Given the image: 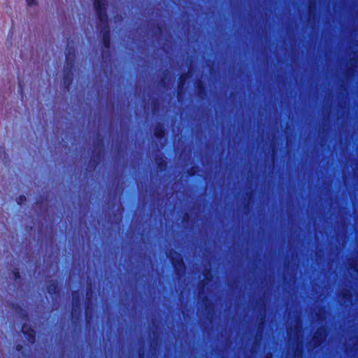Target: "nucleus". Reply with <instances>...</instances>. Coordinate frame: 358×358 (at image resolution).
<instances>
[{"label":"nucleus","mask_w":358,"mask_h":358,"mask_svg":"<svg viewBox=\"0 0 358 358\" xmlns=\"http://www.w3.org/2000/svg\"><path fill=\"white\" fill-rule=\"evenodd\" d=\"M94 8L100 22L102 29L101 42L103 47L107 50L111 46L110 29L108 24V15L107 13V1L106 0H94Z\"/></svg>","instance_id":"f257e3e1"},{"label":"nucleus","mask_w":358,"mask_h":358,"mask_svg":"<svg viewBox=\"0 0 358 358\" xmlns=\"http://www.w3.org/2000/svg\"><path fill=\"white\" fill-rule=\"evenodd\" d=\"M201 301L202 314L206 320L213 323L217 317V310L213 301L207 295L206 292L199 296Z\"/></svg>","instance_id":"f03ea898"},{"label":"nucleus","mask_w":358,"mask_h":358,"mask_svg":"<svg viewBox=\"0 0 358 358\" xmlns=\"http://www.w3.org/2000/svg\"><path fill=\"white\" fill-rule=\"evenodd\" d=\"M167 257L173 268L174 273L178 278L182 277L185 271L186 265L182 253L174 249H171Z\"/></svg>","instance_id":"7ed1b4c3"},{"label":"nucleus","mask_w":358,"mask_h":358,"mask_svg":"<svg viewBox=\"0 0 358 358\" xmlns=\"http://www.w3.org/2000/svg\"><path fill=\"white\" fill-rule=\"evenodd\" d=\"M224 288L220 287L219 290V303H220V322H219V348H218V356L219 358H224V324L222 323V317L224 315V309L222 306L224 301L222 299Z\"/></svg>","instance_id":"20e7f679"},{"label":"nucleus","mask_w":358,"mask_h":358,"mask_svg":"<svg viewBox=\"0 0 358 358\" xmlns=\"http://www.w3.org/2000/svg\"><path fill=\"white\" fill-rule=\"evenodd\" d=\"M85 317L87 324H91L94 317L93 291L92 287H87L85 303Z\"/></svg>","instance_id":"39448f33"},{"label":"nucleus","mask_w":358,"mask_h":358,"mask_svg":"<svg viewBox=\"0 0 358 358\" xmlns=\"http://www.w3.org/2000/svg\"><path fill=\"white\" fill-rule=\"evenodd\" d=\"M104 143L102 139H99L94 145L93 156L90 160V167L92 169H95L99 164L103 154Z\"/></svg>","instance_id":"423d86ee"},{"label":"nucleus","mask_w":358,"mask_h":358,"mask_svg":"<svg viewBox=\"0 0 358 358\" xmlns=\"http://www.w3.org/2000/svg\"><path fill=\"white\" fill-rule=\"evenodd\" d=\"M203 279L201 280L198 282V295L201 296V294L206 292V289L208 285V283L210 282L213 279V274L212 271L210 268H205L203 270Z\"/></svg>","instance_id":"0eeeda50"},{"label":"nucleus","mask_w":358,"mask_h":358,"mask_svg":"<svg viewBox=\"0 0 358 358\" xmlns=\"http://www.w3.org/2000/svg\"><path fill=\"white\" fill-rule=\"evenodd\" d=\"M223 81L220 80V102H219V108H220V120H219V126H220V132H221V139H220V150L221 149H222L224 150V145H223V141H224V101L222 99V85H224L223 84Z\"/></svg>","instance_id":"6e6552de"},{"label":"nucleus","mask_w":358,"mask_h":358,"mask_svg":"<svg viewBox=\"0 0 358 358\" xmlns=\"http://www.w3.org/2000/svg\"><path fill=\"white\" fill-rule=\"evenodd\" d=\"M72 310L71 317L73 320H78L81 315L80 296L78 290L72 292Z\"/></svg>","instance_id":"1a4fd4ad"},{"label":"nucleus","mask_w":358,"mask_h":358,"mask_svg":"<svg viewBox=\"0 0 358 358\" xmlns=\"http://www.w3.org/2000/svg\"><path fill=\"white\" fill-rule=\"evenodd\" d=\"M21 331L27 341L31 344L34 345L36 341V334L35 330L29 325L26 323L22 325Z\"/></svg>","instance_id":"9d476101"},{"label":"nucleus","mask_w":358,"mask_h":358,"mask_svg":"<svg viewBox=\"0 0 358 358\" xmlns=\"http://www.w3.org/2000/svg\"><path fill=\"white\" fill-rule=\"evenodd\" d=\"M326 339V329L324 327L319 328L313 337V348H316L321 346Z\"/></svg>","instance_id":"9b49d317"},{"label":"nucleus","mask_w":358,"mask_h":358,"mask_svg":"<svg viewBox=\"0 0 358 358\" xmlns=\"http://www.w3.org/2000/svg\"><path fill=\"white\" fill-rule=\"evenodd\" d=\"M75 62H76L75 50L73 48H70L68 49L67 52L66 54L65 65H64V69L74 71Z\"/></svg>","instance_id":"f8f14e48"},{"label":"nucleus","mask_w":358,"mask_h":358,"mask_svg":"<svg viewBox=\"0 0 358 358\" xmlns=\"http://www.w3.org/2000/svg\"><path fill=\"white\" fill-rule=\"evenodd\" d=\"M224 150L221 149L220 150L219 155V165H220V180H219V187H220V201H222V196L224 194V172L222 171L223 169L224 164Z\"/></svg>","instance_id":"ddd939ff"},{"label":"nucleus","mask_w":358,"mask_h":358,"mask_svg":"<svg viewBox=\"0 0 358 358\" xmlns=\"http://www.w3.org/2000/svg\"><path fill=\"white\" fill-rule=\"evenodd\" d=\"M189 71L182 73L178 81V97L181 96L185 92V84L189 78Z\"/></svg>","instance_id":"4468645a"},{"label":"nucleus","mask_w":358,"mask_h":358,"mask_svg":"<svg viewBox=\"0 0 358 358\" xmlns=\"http://www.w3.org/2000/svg\"><path fill=\"white\" fill-rule=\"evenodd\" d=\"M73 82V71L64 69L63 85L64 89L69 90Z\"/></svg>","instance_id":"2eb2a0df"},{"label":"nucleus","mask_w":358,"mask_h":358,"mask_svg":"<svg viewBox=\"0 0 358 358\" xmlns=\"http://www.w3.org/2000/svg\"><path fill=\"white\" fill-rule=\"evenodd\" d=\"M197 96L201 99H204L207 96L208 90L206 84L201 80H199L195 85Z\"/></svg>","instance_id":"dca6fc26"},{"label":"nucleus","mask_w":358,"mask_h":358,"mask_svg":"<svg viewBox=\"0 0 358 358\" xmlns=\"http://www.w3.org/2000/svg\"><path fill=\"white\" fill-rule=\"evenodd\" d=\"M47 292L48 293L53 296H57L59 294V283L57 280H51L48 282L47 287Z\"/></svg>","instance_id":"f3484780"},{"label":"nucleus","mask_w":358,"mask_h":358,"mask_svg":"<svg viewBox=\"0 0 358 358\" xmlns=\"http://www.w3.org/2000/svg\"><path fill=\"white\" fill-rule=\"evenodd\" d=\"M153 134L156 138L162 140L165 136V128L164 124L161 122L157 123L154 129Z\"/></svg>","instance_id":"a211bd4d"},{"label":"nucleus","mask_w":358,"mask_h":358,"mask_svg":"<svg viewBox=\"0 0 358 358\" xmlns=\"http://www.w3.org/2000/svg\"><path fill=\"white\" fill-rule=\"evenodd\" d=\"M224 206L220 203V209L219 213V226H220V243H222V238L223 237L224 229Z\"/></svg>","instance_id":"6ab92c4d"},{"label":"nucleus","mask_w":358,"mask_h":358,"mask_svg":"<svg viewBox=\"0 0 358 358\" xmlns=\"http://www.w3.org/2000/svg\"><path fill=\"white\" fill-rule=\"evenodd\" d=\"M199 172V167L196 166H192L187 170V175L189 177H194L197 175Z\"/></svg>","instance_id":"aec40b11"},{"label":"nucleus","mask_w":358,"mask_h":358,"mask_svg":"<svg viewBox=\"0 0 358 358\" xmlns=\"http://www.w3.org/2000/svg\"><path fill=\"white\" fill-rule=\"evenodd\" d=\"M156 164H157V167L160 171H164L167 168V162L162 158H160L159 159L157 160Z\"/></svg>","instance_id":"412c9836"},{"label":"nucleus","mask_w":358,"mask_h":358,"mask_svg":"<svg viewBox=\"0 0 358 358\" xmlns=\"http://www.w3.org/2000/svg\"><path fill=\"white\" fill-rule=\"evenodd\" d=\"M352 297V294L349 290H345L342 292V298L345 301H350Z\"/></svg>","instance_id":"4be33fe9"},{"label":"nucleus","mask_w":358,"mask_h":358,"mask_svg":"<svg viewBox=\"0 0 358 358\" xmlns=\"http://www.w3.org/2000/svg\"><path fill=\"white\" fill-rule=\"evenodd\" d=\"M12 273L15 280H21V275L18 268H14L12 271Z\"/></svg>","instance_id":"5701e85b"},{"label":"nucleus","mask_w":358,"mask_h":358,"mask_svg":"<svg viewBox=\"0 0 358 358\" xmlns=\"http://www.w3.org/2000/svg\"><path fill=\"white\" fill-rule=\"evenodd\" d=\"M316 7H317V5H316V3L314 1H310V3H309V7H308V12H309V15H310L312 13H314L315 14L316 13Z\"/></svg>","instance_id":"b1692460"},{"label":"nucleus","mask_w":358,"mask_h":358,"mask_svg":"<svg viewBox=\"0 0 358 358\" xmlns=\"http://www.w3.org/2000/svg\"><path fill=\"white\" fill-rule=\"evenodd\" d=\"M8 155L6 152V149L4 147L0 145V159H8Z\"/></svg>","instance_id":"393cba45"},{"label":"nucleus","mask_w":358,"mask_h":358,"mask_svg":"<svg viewBox=\"0 0 358 358\" xmlns=\"http://www.w3.org/2000/svg\"><path fill=\"white\" fill-rule=\"evenodd\" d=\"M27 201V198L24 195H20L16 198V202L18 205H22Z\"/></svg>","instance_id":"a878e982"},{"label":"nucleus","mask_w":358,"mask_h":358,"mask_svg":"<svg viewBox=\"0 0 358 358\" xmlns=\"http://www.w3.org/2000/svg\"><path fill=\"white\" fill-rule=\"evenodd\" d=\"M303 354L302 349L296 348L294 354V358H301Z\"/></svg>","instance_id":"bb28decb"},{"label":"nucleus","mask_w":358,"mask_h":358,"mask_svg":"<svg viewBox=\"0 0 358 358\" xmlns=\"http://www.w3.org/2000/svg\"><path fill=\"white\" fill-rule=\"evenodd\" d=\"M15 350L18 352H24V346L22 344H17L15 345Z\"/></svg>","instance_id":"cd10ccee"},{"label":"nucleus","mask_w":358,"mask_h":358,"mask_svg":"<svg viewBox=\"0 0 358 358\" xmlns=\"http://www.w3.org/2000/svg\"><path fill=\"white\" fill-rule=\"evenodd\" d=\"M28 6H33L37 4L36 0H26Z\"/></svg>","instance_id":"c85d7f7f"},{"label":"nucleus","mask_w":358,"mask_h":358,"mask_svg":"<svg viewBox=\"0 0 358 358\" xmlns=\"http://www.w3.org/2000/svg\"><path fill=\"white\" fill-rule=\"evenodd\" d=\"M190 219V215L188 213H185L183 215V217H182V221L183 222H188Z\"/></svg>","instance_id":"c756f323"},{"label":"nucleus","mask_w":358,"mask_h":358,"mask_svg":"<svg viewBox=\"0 0 358 358\" xmlns=\"http://www.w3.org/2000/svg\"><path fill=\"white\" fill-rule=\"evenodd\" d=\"M152 108H153V110H155L156 109L157 107H158L159 106V101L157 99H155L152 101Z\"/></svg>","instance_id":"7c9ffc66"},{"label":"nucleus","mask_w":358,"mask_h":358,"mask_svg":"<svg viewBox=\"0 0 358 358\" xmlns=\"http://www.w3.org/2000/svg\"><path fill=\"white\" fill-rule=\"evenodd\" d=\"M222 255H223V252L221 251L220 252V258H219V261H220V266H221L222 264H224V259L222 257Z\"/></svg>","instance_id":"2f4dec72"},{"label":"nucleus","mask_w":358,"mask_h":358,"mask_svg":"<svg viewBox=\"0 0 358 358\" xmlns=\"http://www.w3.org/2000/svg\"><path fill=\"white\" fill-rule=\"evenodd\" d=\"M18 83H19V90L20 91H22V88H23V84H22V81L20 79V78H18Z\"/></svg>","instance_id":"473e14b6"},{"label":"nucleus","mask_w":358,"mask_h":358,"mask_svg":"<svg viewBox=\"0 0 358 358\" xmlns=\"http://www.w3.org/2000/svg\"><path fill=\"white\" fill-rule=\"evenodd\" d=\"M223 31V24L222 23V21L220 22V36H222V32Z\"/></svg>","instance_id":"72a5a7b5"},{"label":"nucleus","mask_w":358,"mask_h":358,"mask_svg":"<svg viewBox=\"0 0 358 358\" xmlns=\"http://www.w3.org/2000/svg\"><path fill=\"white\" fill-rule=\"evenodd\" d=\"M352 72H353V69L352 68H348L346 73L348 76H350V75H352Z\"/></svg>","instance_id":"f704fd0d"},{"label":"nucleus","mask_w":358,"mask_h":358,"mask_svg":"<svg viewBox=\"0 0 358 358\" xmlns=\"http://www.w3.org/2000/svg\"><path fill=\"white\" fill-rule=\"evenodd\" d=\"M138 358H145V354L144 352H140L138 353Z\"/></svg>","instance_id":"c9c22d12"},{"label":"nucleus","mask_w":358,"mask_h":358,"mask_svg":"<svg viewBox=\"0 0 358 358\" xmlns=\"http://www.w3.org/2000/svg\"><path fill=\"white\" fill-rule=\"evenodd\" d=\"M222 3H221V5H220V18L222 17Z\"/></svg>","instance_id":"e433bc0d"},{"label":"nucleus","mask_w":358,"mask_h":358,"mask_svg":"<svg viewBox=\"0 0 358 358\" xmlns=\"http://www.w3.org/2000/svg\"><path fill=\"white\" fill-rule=\"evenodd\" d=\"M222 51L220 52V62L221 63L222 62Z\"/></svg>","instance_id":"4c0bfd02"},{"label":"nucleus","mask_w":358,"mask_h":358,"mask_svg":"<svg viewBox=\"0 0 358 358\" xmlns=\"http://www.w3.org/2000/svg\"><path fill=\"white\" fill-rule=\"evenodd\" d=\"M227 273V268H225V274ZM224 311H227V303L225 302V309Z\"/></svg>","instance_id":"58836bf2"},{"label":"nucleus","mask_w":358,"mask_h":358,"mask_svg":"<svg viewBox=\"0 0 358 358\" xmlns=\"http://www.w3.org/2000/svg\"><path fill=\"white\" fill-rule=\"evenodd\" d=\"M225 161H227V155L225 154L224 157ZM227 168V162H225V169Z\"/></svg>","instance_id":"ea45409f"},{"label":"nucleus","mask_w":358,"mask_h":358,"mask_svg":"<svg viewBox=\"0 0 358 358\" xmlns=\"http://www.w3.org/2000/svg\"><path fill=\"white\" fill-rule=\"evenodd\" d=\"M161 83H165V81H164V78H162V79L161 80Z\"/></svg>","instance_id":"a19ab883"},{"label":"nucleus","mask_w":358,"mask_h":358,"mask_svg":"<svg viewBox=\"0 0 358 358\" xmlns=\"http://www.w3.org/2000/svg\"><path fill=\"white\" fill-rule=\"evenodd\" d=\"M227 71V69H225V71ZM224 97H225V101H227V94L225 93V95H224Z\"/></svg>","instance_id":"79ce46f5"},{"label":"nucleus","mask_w":358,"mask_h":358,"mask_svg":"<svg viewBox=\"0 0 358 358\" xmlns=\"http://www.w3.org/2000/svg\"><path fill=\"white\" fill-rule=\"evenodd\" d=\"M224 111H227V105H224Z\"/></svg>","instance_id":"37998d69"},{"label":"nucleus","mask_w":358,"mask_h":358,"mask_svg":"<svg viewBox=\"0 0 358 358\" xmlns=\"http://www.w3.org/2000/svg\"><path fill=\"white\" fill-rule=\"evenodd\" d=\"M224 111H227V105H224Z\"/></svg>","instance_id":"c03bdc74"},{"label":"nucleus","mask_w":358,"mask_h":358,"mask_svg":"<svg viewBox=\"0 0 358 358\" xmlns=\"http://www.w3.org/2000/svg\"><path fill=\"white\" fill-rule=\"evenodd\" d=\"M224 111H227V105H224Z\"/></svg>","instance_id":"a18cd8bd"},{"label":"nucleus","mask_w":358,"mask_h":358,"mask_svg":"<svg viewBox=\"0 0 358 358\" xmlns=\"http://www.w3.org/2000/svg\"><path fill=\"white\" fill-rule=\"evenodd\" d=\"M224 111H227V105H224Z\"/></svg>","instance_id":"49530a36"},{"label":"nucleus","mask_w":358,"mask_h":358,"mask_svg":"<svg viewBox=\"0 0 358 358\" xmlns=\"http://www.w3.org/2000/svg\"><path fill=\"white\" fill-rule=\"evenodd\" d=\"M224 243H227V239H226V238L224 239Z\"/></svg>","instance_id":"de8ad7c7"},{"label":"nucleus","mask_w":358,"mask_h":358,"mask_svg":"<svg viewBox=\"0 0 358 358\" xmlns=\"http://www.w3.org/2000/svg\"><path fill=\"white\" fill-rule=\"evenodd\" d=\"M224 243H227V239H226V238L224 239Z\"/></svg>","instance_id":"09e8293b"},{"label":"nucleus","mask_w":358,"mask_h":358,"mask_svg":"<svg viewBox=\"0 0 358 358\" xmlns=\"http://www.w3.org/2000/svg\"><path fill=\"white\" fill-rule=\"evenodd\" d=\"M224 342H225V343H227V338H225Z\"/></svg>","instance_id":"8fccbe9b"},{"label":"nucleus","mask_w":358,"mask_h":358,"mask_svg":"<svg viewBox=\"0 0 358 358\" xmlns=\"http://www.w3.org/2000/svg\"><path fill=\"white\" fill-rule=\"evenodd\" d=\"M224 36H227V33H226V32H225V34H224Z\"/></svg>","instance_id":"3c124183"},{"label":"nucleus","mask_w":358,"mask_h":358,"mask_svg":"<svg viewBox=\"0 0 358 358\" xmlns=\"http://www.w3.org/2000/svg\"><path fill=\"white\" fill-rule=\"evenodd\" d=\"M224 20H225V21L227 20V18H226V17L224 18Z\"/></svg>","instance_id":"603ef678"},{"label":"nucleus","mask_w":358,"mask_h":358,"mask_svg":"<svg viewBox=\"0 0 358 358\" xmlns=\"http://www.w3.org/2000/svg\"><path fill=\"white\" fill-rule=\"evenodd\" d=\"M224 54H225V55L227 54V52H226V51L224 52Z\"/></svg>","instance_id":"864d4df0"},{"label":"nucleus","mask_w":358,"mask_h":358,"mask_svg":"<svg viewBox=\"0 0 358 358\" xmlns=\"http://www.w3.org/2000/svg\"><path fill=\"white\" fill-rule=\"evenodd\" d=\"M224 198H225V199L227 198V196H226V195L224 196Z\"/></svg>","instance_id":"5fc2aeb1"},{"label":"nucleus","mask_w":358,"mask_h":358,"mask_svg":"<svg viewBox=\"0 0 358 358\" xmlns=\"http://www.w3.org/2000/svg\"><path fill=\"white\" fill-rule=\"evenodd\" d=\"M224 254H225V255L227 254V252H226V251L224 252Z\"/></svg>","instance_id":"6e6d98bb"},{"label":"nucleus","mask_w":358,"mask_h":358,"mask_svg":"<svg viewBox=\"0 0 358 358\" xmlns=\"http://www.w3.org/2000/svg\"><path fill=\"white\" fill-rule=\"evenodd\" d=\"M266 358H269V357H266Z\"/></svg>","instance_id":"4d7b16f0"}]
</instances>
